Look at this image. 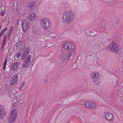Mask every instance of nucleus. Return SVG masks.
Listing matches in <instances>:
<instances>
[{
    "mask_svg": "<svg viewBox=\"0 0 123 123\" xmlns=\"http://www.w3.org/2000/svg\"><path fill=\"white\" fill-rule=\"evenodd\" d=\"M103 117L107 121H112L114 120V116L111 112H104L103 114Z\"/></svg>",
    "mask_w": 123,
    "mask_h": 123,
    "instance_id": "obj_5",
    "label": "nucleus"
},
{
    "mask_svg": "<svg viewBox=\"0 0 123 123\" xmlns=\"http://www.w3.org/2000/svg\"><path fill=\"white\" fill-rule=\"evenodd\" d=\"M89 103L88 108L94 109L97 107L96 104L94 102H89Z\"/></svg>",
    "mask_w": 123,
    "mask_h": 123,
    "instance_id": "obj_15",
    "label": "nucleus"
},
{
    "mask_svg": "<svg viewBox=\"0 0 123 123\" xmlns=\"http://www.w3.org/2000/svg\"><path fill=\"white\" fill-rule=\"evenodd\" d=\"M21 54V53L20 52H19L17 53L15 55V57L17 59H18Z\"/></svg>",
    "mask_w": 123,
    "mask_h": 123,
    "instance_id": "obj_20",
    "label": "nucleus"
},
{
    "mask_svg": "<svg viewBox=\"0 0 123 123\" xmlns=\"http://www.w3.org/2000/svg\"><path fill=\"white\" fill-rule=\"evenodd\" d=\"M90 76L92 79H93L94 82L98 84L100 83V81L98 79L99 77V73L96 71L93 72L91 73Z\"/></svg>",
    "mask_w": 123,
    "mask_h": 123,
    "instance_id": "obj_4",
    "label": "nucleus"
},
{
    "mask_svg": "<svg viewBox=\"0 0 123 123\" xmlns=\"http://www.w3.org/2000/svg\"><path fill=\"white\" fill-rule=\"evenodd\" d=\"M74 13L71 10L65 12L63 14L62 20L63 23L69 24L71 22L73 19Z\"/></svg>",
    "mask_w": 123,
    "mask_h": 123,
    "instance_id": "obj_1",
    "label": "nucleus"
},
{
    "mask_svg": "<svg viewBox=\"0 0 123 123\" xmlns=\"http://www.w3.org/2000/svg\"><path fill=\"white\" fill-rule=\"evenodd\" d=\"M18 75L17 74L14 75L12 77L10 81L11 86L13 85L16 84L18 80Z\"/></svg>",
    "mask_w": 123,
    "mask_h": 123,
    "instance_id": "obj_11",
    "label": "nucleus"
},
{
    "mask_svg": "<svg viewBox=\"0 0 123 123\" xmlns=\"http://www.w3.org/2000/svg\"><path fill=\"white\" fill-rule=\"evenodd\" d=\"M6 61H7V59H6L5 60V61L4 64V65L6 66Z\"/></svg>",
    "mask_w": 123,
    "mask_h": 123,
    "instance_id": "obj_28",
    "label": "nucleus"
},
{
    "mask_svg": "<svg viewBox=\"0 0 123 123\" xmlns=\"http://www.w3.org/2000/svg\"><path fill=\"white\" fill-rule=\"evenodd\" d=\"M55 34L53 33H50L49 34V37H50L53 38L55 37Z\"/></svg>",
    "mask_w": 123,
    "mask_h": 123,
    "instance_id": "obj_22",
    "label": "nucleus"
},
{
    "mask_svg": "<svg viewBox=\"0 0 123 123\" xmlns=\"http://www.w3.org/2000/svg\"><path fill=\"white\" fill-rule=\"evenodd\" d=\"M17 116V111L15 110H13L8 120L9 123H12L16 120Z\"/></svg>",
    "mask_w": 123,
    "mask_h": 123,
    "instance_id": "obj_6",
    "label": "nucleus"
},
{
    "mask_svg": "<svg viewBox=\"0 0 123 123\" xmlns=\"http://www.w3.org/2000/svg\"><path fill=\"white\" fill-rule=\"evenodd\" d=\"M4 31H3L2 30L0 33V38H1V37L3 35L4 33Z\"/></svg>",
    "mask_w": 123,
    "mask_h": 123,
    "instance_id": "obj_25",
    "label": "nucleus"
},
{
    "mask_svg": "<svg viewBox=\"0 0 123 123\" xmlns=\"http://www.w3.org/2000/svg\"><path fill=\"white\" fill-rule=\"evenodd\" d=\"M30 51V49L29 48L27 47L26 48L25 50L23 52V55H22V60H24L25 59Z\"/></svg>",
    "mask_w": 123,
    "mask_h": 123,
    "instance_id": "obj_14",
    "label": "nucleus"
},
{
    "mask_svg": "<svg viewBox=\"0 0 123 123\" xmlns=\"http://www.w3.org/2000/svg\"><path fill=\"white\" fill-rule=\"evenodd\" d=\"M26 85V83L25 82H23L21 84L20 87L19 88V90H21L22 88L24 87Z\"/></svg>",
    "mask_w": 123,
    "mask_h": 123,
    "instance_id": "obj_19",
    "label": "nucleus"
},
{
    "mask_svg": "<svg viewBox=\"0 0 123 123\" xmlns=\"http://www.w3.org/2000/svg\"><path fill=\"white\" fill-rule=\"evenodd\" d=\"M72 55L71 52H67L62 55V58L64 61H68L70 59Z\"/></svg>",
    "mask_w": 123,
    "mask_h": 123,
    "instance_id": "obj_9",
    "label": "nucleus"
},
{
    "mask_svg": "<svg viewBox=\"0 0 123 123\" xmlns=\"http://www.w3.org/2000/svg\"><path fill=\"white\" fill-rule=\"evenodd\" d=\"M11 32H12V31L10 30L9 33H8V34H7V37H10Z\"/></svg>",
    "mask_w": 123,
    "mask_h": 123,
    "instance_id": "obj_26",
    "label": "nucleus"
},
{
    "mask_svg": "<svg viewBox=\"0 0 123 123\" xmlns=\"http://www.w3.org/2000/svg\"><path fill=\"white\" fill-rule=\"evenodd\" d=\"M2 106L0 105V111H2Z\"/></svg>",
    "mask_w": 123,
    "mask_h": 123,
    "instance_id": "obj_30",
    "label": "nucleus"
},
{
    "mask_svg": "<svg viewBox=\"0 0 123 123\" xmlns=\"http://www.w3.org/2000/svg\"><path fill=\"white\" fill-rule=\"evenodd\" d=\"M6 44H5V43H2V46H1V48H3L4 46Z\"/></svg>",
    "mask_w": 123,
    "mask_h": 123,
    "instance_id": "obj_29",
    "label": "nucleus"
},
{
    "mask_svg": "<svg viewBox=\"0 0 123 123\" xmlns=\"http://www.w3.org/2000/svg\"><path fill=\"white\" fill-rule=\"evenodd\" d=\"M7 30V28H6L5 29L2 30H3V31H4V32H5V31H6Z\"/></svg>",
    "mask_w": 123,
    "mask_h": 123,
    "instance_id": "obj_31",
    "label": "nucleus"
},
{
    "mask_svg": "<svg viewBox=\"0 0 123 123\" xmlns=\"http://www.w3.org/2000/svg\"><path fill=\"white\" fill-rule=\"evenodd\" d=\"M40 25L41 28L43 29L47 30L50 27L51 24L49 19L47 18H44L40 21Z\"/></svg>",
    "mask_w": 123,
    "mask_h": 123,
    "instance_id": "obj_2",
    "label": "nucleus"
},
{
    "mask_svg": "<svg viewBox=\"0 0 123 123\" xmlns=\"http://www.w3.org/2000/svg\"><path fill=\"white\" fill-rule=\"evenodd\" d=\"M29 23L27 21H24L22 24V27L23 31L24 32H25L29 28Z\"/></svg>",
    "mask_w": 123,
    "mask_h": 123,
    "instance_id": "obj_10",
    "label": "nucleus"
},
{
    "mask_svg": "<svg viewBox=\"0 0 123 123\" xmlns=\"http://www.w3.org/2000/svg\"><path fill=\"white\" fill-rule=\"evenodd\" d=\"M109 48L111 51L115 52H117L120 49L119 46L116 43L114 42H112L111 43Z\"/></svg>",
    "mask_w": 123,
    "mask_h": 123,
    "instance_id": "obj_8",
    "label": "nucleus"
},
{
    "mask_svg": "<svg viewBox=\"0 0 123 123\" xmlns=\"http://www.w3.org/2000/svg\"><path fill=\"white\" fill-rule=\"evenodd\" d=\"M5 12L4 11H2L0 13V14L1 16H3L5 13Z\"/></svg>",
    "mask_w": 123,
    "mask_h": 123,
    "instance_id": "obj_27",
    "label": "nucleus"
},
{
    "mask_svg": "<svg viewBox=\"0 0 123 123\" xmlns=\"http://www.w3.org/2000/svg\"><path fill=\"white\" fill-rule=\"evenodd\" d=\"M62 47L66 50L72 51H74L75 48V46L73 43L70 42L65 43Z\"/></svg>",
    "mask_w": 123,
    "mask_h": 123,
    "instance_id": "obj_3",
    "label": "nucleus"
},
{
    "mask_svg": "<svg viewBox=\"0 0 123 123\" xmlns=\"http://www.w3.org/2000/svg\"><path fill=\"white\" fill-rule=\"evenodd\" d=\"M6 66L4 65V67H3V70H5V68H6Z\"/></svg>",
    "mask_w": 123,
    "mask_h": 123,
    "instance_id": "obj_32",
    "label": "nucleus"
},
{
    "mask_svg": "<svg viewBox=\"0 0 123 123\" xmlns=\"http://www.w3.org/2000/svg\"><path fill=\"white\" fill-rule=\"evenodd\" d=\"M1 26H0V30H1Z\"/></svg>",
    "mask_w": 123,
    "mask_h": 123,
    "instance_id": "obj_33",
    "label": "nucleus"
},
{
    "mask_svg": "<svg viewBox=\"0 0 123 123\" xmlns=\"http://www.w3.org/2000/svg\"><path fill=\"white\" fill-rule=\"evenodd\" d=\"M6 35H5V36L4 38L2 43L6 44Z\"/></svg>",
    "mask_w": 123,
    "mask_h": 123,
    "instance_id": "obj_23",
    "label": "nucleus"
},
{
    "mask_svg": "<svg viewBox=\"0 0 123 123\" xmlns=\"http://www.w3.org/2000/svg\"><path fill=\"white\" fill-rule=\"evenodd\" d=\"M23 42L22 41H20L18 42L17 43V47L18 48H19V49H22L24 47V46L23 45Z\"/></svg>",
    "mask_w": 123,
    "mask_h": 123,
    "instance_id": "obj_16",
    "label": "nucleus"
},
{
    "mask_svg": "<svg viewBox=\"0 0 123 123\" xmlns=\"http://www.w3.org/2000/svg\"><path fill=\"white\" fill-rule=\"evenodd\" d=\"M37 17V14L35 13H32L29 15L28 17V19L31 21H34Z\"/></svg>",
    "mask_w": 123,
    "mask_h": 123,
    "instance_id": "obj_12",
    "label": "nucleus"
},
{
    "mask_svg": "<svg viewBox=\"0 0 123 123\" xmlns=\"http://www.w3.org/2000/svg\"><path fill=\"white\" fill-rule=\"evenodd\" d=\"M19 65V63L18 62H15L12 63L11 66V69L13 71L17 70L18 68Z\"/></svg>",
    "mask_w": 123,
    "mask_h": 123,
    "instance_id": "obj_13",
    "label": "nucleus"
},
{
    "mask_svg": "<svg viewBox=\"0 0 123 123\" xmlns=\"http://www.w3.org/2000/svg\"><path fill=\"white\" fill-rule=\"evenodd\" d=\"M89 101H86L83 102V105L86 108H88Z\"/></svg>",
    "mask_w": 123,
    "mask_h": 123,
    "instance_id": "obj_17",
    "label": "nucleus"
},
{
    "mask_svg": "<svg viewBox=\"0 0 123 123\" xmlns=\"http://www.w3.org/2000/svg\"><path fill=\"white\" fill-rule=\"evenodd\" d=\"M3 116L2 111H0V119L3 117Z\"/></svg>",
    "mask_w": 123,
    "mask_h": 123,
    "instance_id": "obj_24",
    "label": "nucleus"
},
{
    "mask_svg": "<svg viewBox=\"0 0 123 123\" xmlns=\"http://www.w3.org/2000/svg\"><path fill=\"white\" fill-rule=\"evenodd\" d=\"M23 22V21L21 20L18 19L17 22V27H19L21 25H22V24Z\"/></svg>",
    "mask_w": 123,
    "mask_h": 123,
    "instance_id": "obj_18",
    "label": "nucleus"
},
{
    "mask_svg": "<svg viewBox=\"0 0 123 123\" xmlns=\"http://www.w3.org/2000/svg\"><path fill=\"white\" fill-rule=\"evenodd\" d=\"M32 58V56L29 55L25 59L22 66L23 68H26L28 67L31 63Z\"/></svg>",
    "mask_w": 123,
    "mask_h": 123,
    "instance_id": "obj_7",
    "label": "nucleus"
},
{
    "mask_svg": "<svg viewBox=\"0 0 123 123\" xmlns=\"http://www.w3.org/2000/svg\"><path fill=\"white\" fill-rule=\"evenodd\" d=\"M35 3L33 2H31L29 3L28 5V6L31 8L33 7L34 6Z\"/></svg>",
    "mask_w": 123,
    "mask_h": 123,
    "instance_id": "obj_21",
    "label": "nucleus"
}]
</instances>
